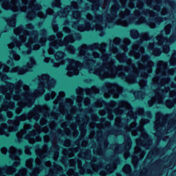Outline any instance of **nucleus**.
I'll use <instances>...</instances> for the list:
<instances>
[{"mask_svg":"<svg viewBox=\"0 0 176 176\" xmlns=\"http://www.w3.org/2000/svg\"><path fill=\"white\" fill-rule=\"evenodd\" d=\"M76 93L78 94V99L76 100V102H78L79 107H82V104H84L85 107H88L90 104V98H87L85 99H83V89L82 88H78L76 89Z\"/></svg>","mask_w":176,"mask_h":176,"instance_id":"18","label":"nucleus"},{"mask_svg":"<svg viewBox=\"0 0 176 176\" xmlns=\"http://www.w3.org/2000/svg\"><path fill=\"white\" fill-rule=\"evenodd\" d=\"M131 139L129 135H124V142L120 145L118 144L111 145L110 148L114 150L115 153H123L124 157L127 160L130 156V149L131 148Z\"/></svg>","mask_w":176,"mask_h":176,"instance_id":"14","label":"nucleus"},{"mask_svg":"<svg viewBox=\"0 0 176 176\" xmlns=\"http://www.w3.org/2000/svg\"><path fill=\"white\" fill-rule=\"evenodd\" d=\"M107 90L103 91V95L106 98L109 97H113V98H119V91H115V89L112 88V84L108 83L106 85Z\"/></svg>","mask_w":176,"mask_h":176,"instance_id":"17","label":"nucleus"},{"mask_svg":"<svg viewBox=\"0 0 176 176\" xmlns=\"http://www.w3.org/2000/svg\"><path fill=\"white\" fill-rule=\"evenodd\" d=\"M129 14H130V11L127 10L125 12H121L120 13V16L121 17V22L120 25H122V27H127L129 25V22L124 21V19H126V16H129Z\"/></svg>","mask_w":176,"mask_h":176,"instance_id":"19","label":"nucleus"},{"mask_svg":"<svg viewBox=\"0 0 176 176\" xmlns=\"http://www.w3.org/2000/svg\"><path fill=\"white\" fill-rule=\"evenodd\" d=\"M134 6V3H133V1H131L130 3H129V7L130 8V9H133Z\"/></svg>","mask_w":176,"mask_h":176,"instance_id":"41","label":"nucleus"},{"mask_svg":"<svg viewBox=\"0 0 176 176\" xmlns=\"http://www.w3.org/2000/svg\"><path fill=\"white\" fill-rule=\"evenodd\" d=\"M8 123H9V124H10V123H13V121L9 120H8Z\"/></svg>","mask_w":176,"mask_h":176,"instance_id":"56","label":"nucleus"},{"mask_svg":"<svg viewBox=\"0 0 176 176\" xmlns=\"http://www.w3.org/2000/svg\"><path fill=\"white\" fill-rule=\"evenodd\" d=\"M69 164L70 167H75V166H76V160H75L74 159L70 160L69 161Z\"/></svg>","mask_w":176,"mask_h":176,"instance_id":"32","label":"nucleus"},{"mask_svg":"<svg viewBox=\"0 0 176 176\" xmlns=\"http://www.w3.org/2000/svg\"><path fill=\"white\" fill-rule=\"evenodd\" d=\"M116 176H122V175H120V173H117Z\"/></svg>","mask_w":176,"mask_h":176,"instance_id":"57","label":"nucleus"},{"mask_svg":"<svg viewBox=\"0 0 176 176\" xmlns=\"http://www.w3.org/2000/svg\"><path fill=\"white\" fill-rule=\"evenodd\" d=\"M25 153H26V155H31V151H30V148L28 146H25Z\"/></svg>","mask_w":176,"mask_h":176,"instance_id":"36","label":"nucleus"},{"mask_svg":"<svg viewBox=\"0 0 176 176\" xmlns=\"http://www.w3.org/2000/svg\"><path fill=\"white\" fill-rule=\"evenodd\" d=\"M152 144L153 142L152 140V138L148 135V133H141V136L140 138L136 140V147L135 148V154L139 153L140 155V157H137L136 158H132V163H133V166L137 167L138 164V160H142L144 159V156H145V151L138 152L137 148L141 149V147L145 148L146 149H149L151 146H152Z\"/></svg>","mask_w":176,"mask_h":176,"instance_id":"12","label":"nucleus"},{"mask_svg":"<svg viewBox=\"0 0 176 176\" xmlns=\"http://www.w3.org/2000/svg\"><path fill=\"white\" fill-rule=\"evenodd\" d=\"M36 0H0V6L5 10L27 13L29 20L39 17V4Z\"/></svg>","mask_w":176,"mask_h":176,"instance_id":"5","label":"nucleus"},{"mask_svg":"<svg viewBox=\"0 0 176 176\" xmlns=\"http://www.w3.org/2000/svg\"><path fill=\"white\" fill-rule=\"evenodd\" d=\"M148 15L150 16V17H152V14H151V12L148 14Z\"/></svg>","mask_w":176,"mask_h":176,"instance_id":"58","label":"nucleus"},{"mask_svg":"<svg viewBox=\"0 0 176 176\" xmlns=\"http://www.w3.org/2000/svg\"><path fill=\"white\" fill-rule=\"evenodd\" d=\"M94 153L95 155H101V148H98V151H96V148H94Z\"/></svg>","mask_w":176,"mask_h":176,"instance_id":"35","label":"nucleus"},{"mask_svg":"<svg viewBox=\"0 0 176 176\" xmlns=\"http://www.w3.org/2000/svg\"><path fill=\"white\" fill-rule=\"evenodd\" d=\"M67 175L69 176H79L78 173L74 172V170H71L70 172H67Z\"/></svg>","mask_w":176,"mask_h":176,"instance_id":"34","label":"nucleus"},{"mask_svg":"<svg viewBox=\"0 0 176 176\" xmlns=\"http://www.w3.org/2000/svg\"><path fill=\"white\" fill-rule=\"evenodd\" d=\"M68 24H71V23H69V21H68V20H66V21H65V25H68Z\"/></svg>","mask_w":176,"mask_h":176,"instance_id":"48","label":"nucleus"},{"mask_svg":"<svg viewBox=\"0 0 176 176\" xmlns=\"http://www.w3.org/2000/svg\"><path fill=\"white\" fill-rule=\"evenodd\" d=\"M96 107H102V104H96Z\"/></svg>","mask_w":176,"mask_h":176,"instance_id":"52","label":"nucleus"},{"mask_svg":"<svg viewBox=\"0 0 176 176\" xmlns=\"http://www.w3.org/2000/svg\"><path fill=\"white\" fill-rule=\"evenodd\" d=\"M56 92L54 91H51L49 94H47L45 96V99L46 101H49L50 100H53L54 97H56Z\"/></svg>","mask_w":176,"mask_h":176,"instance_id":"22","label":"nucleus"},{"mask_svg":"<svg viewBox=\"0 0 176 176\" xmlns=\"http://www.w3.org/2000/svg\"><path fill=\"white\" fill-rule=\"evenodd\" d=\"M170 78H164L160 82V87L155 91V96L151 100H148V104L149 107H153L155 104H164L168 108H173L176 104V99L174 98L176 96L175 91H170ZM166 97H170L174 98L173 100H168L164 102Z\"/></svg>","mask_w":176,"mask_h":176,"instance_id":"7","label":"nucleus"},{"mask_svg":"<svg viewBox=\"0 0 176 176\" xmlns=\"http://www.w3.org/2000/svg\"><path fill=\"white\" fill-rule=\"evenodd\" d=\"M100 144H103L104 148L107 149L109 143L108 142V139H103Z\"/></svg>","mask_w":176,"mask_h":176,"instance_id":"31","label":"nucleus"},{"mask_svg":"<svg viewBox=\"0 0 176 176\" xmlns=\"http://www.w3.org/2000/svg\"><path fill=\"white\" fill-rule=\"evenodd\" d=\"M97 142H100V140H97Z\"/></svg>","mask_w":176,"mask_h":176,"instance_id":"62","label":"nucleus"},{"mask_svg":"<svg viewBox=\"0 0 176 176\" xmlns=\"http://www.w3.org/2000/svg\"><path fill=\"white\" fill-rule=\"evenodd\" d=\"M160 63L162 64V65H164V66H163V68H164V69H166V63H164V62H160Z\"/></svg>","mask_w":176,"mask_h":176,"instance_id":"46","label":"nucleus"},{"mask_svg":"<svg viewBox=\"0 0 176 176\" xmlns=\"http://www.w3.org/2000/svg\"><path fill=\"white\" fill-rule=\"evenodd\" d=\"M122 113H123V112L122 111V110H118V111H116V115H117V116L122 115Z\"/></svg>","mask_w":176,"mask_h":176,"instance_id":"43","label":"nucleus"},{"mask_svg":"<svg viewBox=\"0 0 176 176\" xmlns=\"http://www.w3.org/2000/svg\"><path fill=\"white\" fill-rule=\"evenodd\" d=\"M134 96L135 98H138L139 100H144V98L145 97V93L142 91L135 92Z\"/></svg>","mask_w":176,"mask_h":176,"instance_id":"25","label":"nucleus"},{"mask_svg":"<svg viewBox=\"0 0 176 176\" xmlns=\"http://www.w3.org/2000/svg\"><path fill=\"white\" fill-rule=\"evenodd\" d=\"M159 69H160V67H157V70H156V74H157L159 72Z\"/></svg>","mask_w":176,"mask_h":176,"instance_id":"50","label":"nucleus"},{"mask_svg":"<svg viewBox=\"0 0 176 176\" xmlns=\"http://www.w3.org/2000/svg\"><path fill=\"white\" fill-rule=\"evenodd\" d=\"M163 32L166 35H168L171 32V25H167L161 34L154 38L153 43H151L147 45V49L153 53L154 56H160L162 52L168 54L170 52V45L175 42V35H172L170 38L163 36Z\"/></svg>","mask_w":176,"mask_h":176,"instance_id":"8","label":"nucleus"},{"mask_svg":"<svg viewBox=\"0 0 176 176\" xmlns=\"http://www.w3.org/2000/svg\"><path fill=\"white\" fill-rule=\"evenodd\" d=\"M122 171L125 174H130V173H131V166L129 164L125 165L122 169Z\"/></svg>","mask_w":176,"mask_h":176,"instance_id":"27","label":"nucleus"},{"mask_svg":"<svg viewBox=\"0 0 176 176\" xmlns=\"http://www.w3.org/2000/svg\"><path fill=\"white\" fill-rule=\"evenodd\" d=\"M172 87H176V84H175V83H173V84H172Z\"/></svg>","mask_w":176,"mask_h":176,"instance_id":"51","label":"nucleus"},{"mask_svg":"<svg viewBox=\"0 0 176 176\" xmlns=\"http://www.w3.org/2000/svg\"><path fill=\"white\" fill-rule=\"evenodd\" d=\"M120 163V160L117 158L114 161H111L110 164L107 165L102 162H86L85 164L82 167V162H78V168L79 169L80 174H100L101 176H105L107 174H111L116 170V166Z\"/></svg>","mask_w":176,"mask_h":176,"instance_id":"6","label":"nucleus"},{"mask_svg":"<svg viewBox=\"0 0 176 176\" xmlns=\"http://www.w3.org/2000/svg\"><path fill=\"white\" fill-rule=\"evenodd\" d=\"M157 12H160V7H157V8H154Z\"/></svg>","mask_w":176,"mask_h":176,"instance_id":"49","label":"nucleus"},{"mask_svg":"<svg viewBox=\"0 0 176 176\" xmlns=\"http://www.w3.org/2000/svg\"><path fill=\"white\" fill-rule=\"evenodd\" d=\"M81 157L86 160H91V151H90V150H87L86 153L83 154Z\"/></svg>","mask_w":176,"mask_h":176,"instance_id":"23","label":"nucleus"},{"mask_svg":"<svg viewBox=\"0 0 176 176\" xmlns=\"http://www.w3.org/2000/svg\"><path fill=\"white\" fill-rule=\"evenodd\" d=\"M61 0H54V2L52 3V6L54 8H58V9H61Z\"/></svg>","mask_w":176,"mask_h":176,"instance_id":"28","label":"nucleus"},{"mask_svg":"<svg viewBox=\"0 0 176 176\" xmlns=\"http://www.w3.org/2000/svg\"><path fill=\"white\" fill-rule=\"evenodd\" d=\"M137 115L139 116H144V109H140L137 113H134L133 111L129 110L126 114L127 120L131 119L133 120V122L129 126H125L126 131H137V130H142L144 129V124L149 123L148 119L142 118L140 122V125L137 124L135 120H137Z\"/></svg>","mask_w":176,"mask_h":176,"instance_id":"13","label":"nucleus"},{"mask_svg":"<svg viewBox=\"0 0 176 176\" xmlns=\"http://www.w3.org/2000/svg\"><path fill=\"white\" fill-rule=\"evenodd\" d=\"M50 171H52V168H50Z\"/></svg>","mask_w":176,"mask_h":176,"instance_id":"61","label":"nucleus"},{"mask_svg":"<svg viewBox=\"0 0 176 176\" xmlns=\"http://www.w3.org/2000/svg\"><path fill=\"white\" fill-rule=\"evenodd\" d=\"M3 126H5V127H4V128H6V124H1V127H3Z\"/></svg>","mask_w":176,"mask_h":176,"instance_id":"54","label":"nucleus"},{"mask_svg":"<svg viewBox=\"0 0 176 176\" xmlns=\"http://www.w3.org/2000/svg\"><path fill=\"white\" fill-rule=\"evenodd\" d=\"M16 137L18 142H23V140H27L30 144H34V142L42 141V137L39 136V133H16Z\"/></svg>","mask_w":176,"mask_h":176,"instance_id":"15","label":"nucleus"},{"mask_svg":"<svg viewBox=\"0 0 176 176\" xmlns=\"http://www.w3.org/2000/svg\"><path fill=\"white\" fill-rule=\"evenodd\" d=\"M162 133H155V135H162Z\"/></svg>","mask_w":176,"mask_h":176,"instance_id":"53","label":"nucleus"},{"mask_svg":"<svg viewBox=\"0 0 176 176\" xmlns=\"http://www.w3.org/2000/svg\"><path fill=\"white\" fill-rule=\"evenodd\" d=\"M110 119H112V117H110Z\"/></svg>","mask_w":176,"mask_h":176,"instance_id":"64","label":"nucleus"},{"mask_svg":"<svg viewBox=\"0 0 176 176\" xmlns=\"http://www.w3.org/2000/svg\"><path fill=\"white\" fill-rule=\"evenodd\" d=\"M79 9V6L78 2L72 1L71 6H67L64 9L56 13V16L59 17H67V16H72L76 22H74L72 25L75 30H78L80 32L83 31H91L96 30L99 31L100 36H104V28L107 27V23H113V20L116 19V14H118V11L120 9V5L118 3H115L112 6L111 9V13L112 14V18L107 17L104 18L102 15H97L93 17L90 14H85V19L82 18V12L78 11ZM87 20L91 21L88 22Z\"/></svg>","mask_w":176,"mask_h":176,"instance_id":"2","label":"nucleus"},{"mask_svg":"<svg viewBox=\"0 0 176 176\" xmlns=\"http://www.w3.org/2000/svg\"><path fill=\"white\" fill-rule=\"evenodd\" d=\"M146 115H147V118H152V113H151V111H148Z\"/></svg>","mask_w":176,"mask_h":176,"instance_id":"44","label":"nucleus"},{"mask_svg":"<svg viewBox=\"0 0 176 176\" xmlns=\"http://www.w3.org/2000/svg\"><path fill=\"white\" fill-rule=\"evenodd\" d=\"M122 6H126V3H121Z\"/></svg>","mask_w":176,"mask_h":176,"instance_id":"55","label":"nucleus"},{"mask_svg":"<svg viewBox=\"0 0 176 176\" xmlns=\"http://www.w3.org/2000/svg\"><path fill=\"white\" fill-rule=\"evenodd\" d=\"M173 57H174V54L173 55ZM173 57L171 58V60H170V64L171 65H175V64H176V60Z\"/></svg>","mask_w":176,"mask_h":176,"instance_id":"38","label":"nucleus"},{"mask_svg":"<svg viewBox=\"0 0 176 176\" xmlns=\"http://www.w3.org/2000/svg\"><path fill=\"white\" fill-rule=\"evenodd\" d=\"M155 122H154L155 129L157 132L163 130H166L167 132L173 131L176 129V120L170 119V115H163L161 112L156 113Z\"/></svg>","mask_w":176,"mask_h":176,"instance_id":"11","label":"nucleus"},{"mask_svg":"<svg viewBox=\"0 0 176 176\" xmlns=\"http://www.w3.org/2000/svg\"><path fill=\"white\" fill-rule=\"evenodd\" d=\"M14 34L19 38H14L12 42L8 44L10 51V57L16 61L20 60V55L16 53V50H21L22 47L26 50H22L23 54H31L32 50H38L41 46H45L47 42L46 38V30L43 29L41 33L34 30V25L29 23L25 28L21 25L14 30Z\"/></svg>","mask_w":176,"mask_h":176,"instance_id":"3","label":"nucleus"},{"mask_svg":"<svg viewBox=\"0 0 176 176\" xmlns=\"http://www.w3.org/2000/svg\"><path fill=\"white\" fill-rule=\"evenodd\" d=\"M7 116L8 118H12V116H13V113L11 111H7Z\"/></svg>","mask_w":176,"mask_h":176,"instance_id":"42","label":"nucleus"},{"mask_svg":"<svg viewBox=\"0 0 176 176\" xmlns=\"http://www.w3.org/2000/svg\"><path fill=\"white\" fill-rule=\"evenodd\" d=\"M131 36L133 39H137V38L140 36V33H138V31L136 30H131Z\"/></svg>","mask_w":176,"mask_h":176,"instance_id":"26","label":"nucleus"},{"mask_svg":"<svg viewBox=\"0 0 176 176\" xmlns=\"http://www.w3.org/2000/svg\"><path fill=\"white\" fill-rule=\"evenodd\" d=\"M66 104L69 106L70 109H72V105H74V100L72 99H67Z\"/></svg>","mask_w":176,"mask_h":176,"instance_id":"30","label":"nucleus"},{"mask_svg":"<svg viewBox=\"0 0 176 176\" xmlns=\"http://www.w3.org/2000/svg\"><path fill=\"white\" fill-rule=\"evenodd\" d=\"M120 122H122V120H120V118H119V120H118V118L116 119V125L120 127Z\"/></svg>","mask_w":176,"mask_h":176,"instance_id":"40","label":"nucleus"},{"mask_svg":"<svg viewBox=\"0 0 176 176\" xmlns=\"http://www.w3.org/2000/svg\"><path fill=\"white\" fill-rule=\"evenodd\" d=\"M174 69H170V71H169V74L170 75H174Z\"/></svg>","mask_w":176,"mask_h":176,"instance_id":"45","label":"nucleus"},{"mask_svg":"<svg viewBox=\"0 0 176 176\" xmlns=\"http://www.w3.org/2000/svg\"><path fill=\"white\" fill-rule=\"evenodd\" d=\"M78 2H82V0H77Z\"/></svg>","mask_w":176,"mask_h":176,"instance_id":"60","label":"nucleus"},{"mask_svg":"<svg viewBox=\"0 0 176 176\" xmlns=\"http://www.w3.org/2000/svg\"><path fill=\"white\" fill-rule=\"evenodd\" d=\"M6 21L10 27H16V15H12V17L7 19Z\"/></svg>","mask_w":176,"mask_h":176,"instance_id":"21","label":"nucleus"},{"mask_svg":"<svg viewBox=\"0 0 176 176\" xmlns=\"http://www.w3.org/2000/svg\"><path fill=\"white\" fill-rule=\"evenodd\" d=\"M135 17L136 19L133 21L135 24H144V23H145L146 24H148L151 28H155L156 27V24H160V23L163 22V19L162 18H158L157 19H155L154 22L148 23H146L145 17L141 16V13L138 10L135 12Z\"/></svg>","mask_w":176,"mask_h":176,"instance_id":"16","label":"nucleus"},{"mask_svg":"<svg viewBox=\"0 0 176 176\" xmlns=\"http://www.w3.org/2000/svg\"><path fill=\"white\" fill-rule=\"evenodd\" d=\"M52 28L54 32L56 34L57 38L54 35H52L49 37L48 41L50 42V48L47 50V52L50 54H54V52L56 50H57V49L64 47V49H66L69 54H75V52L76 50L75 47L71 45H68V44L74 43L75 41H79L81 38L80 34L72 32L71 29H69L68 27H64V32L69 34V35L65 37L64 41H62L61 38H63V32H58V25L56 23H53Z\"/></svg>","mask_w":176,"mask_h":176,"instance_id":"4","label":"nucleus"},{"mask_svg":"<svg viewBox=\"0 0 176 176\" xmlns=\"http://www.w3.org/2000/svg\"><path fill=\"white\" fill-rule=\"evenodd\" d=\"M46 14H50L51 16H53V15H54V11H53V10L51 8H48L46 10Z\"/></svg>","mask_w":176,"mask_h":176,"instance_id":"33","label":"nucleus"},{"mask_svg":"<svg viewBox=\"0 0 176 176\" xmlns=\"http://www.w3.org/2000/svg\"><path fill=\"white\" fill-rule=\"evenodd\" d=\"M85 93L89 97L93 98L96 94H100V89L96 87H93L92 88L87 89Z\"/></svg>","mask_w":176,"mask_h":176,"instance_id":"20","label":"nucleus"},{"mask_svg":"<svg viewBox=\"0 0 176 176\" xmlns=\"http://www.w3.org/2000/svg\"><path fill=\"white\" fill-rule=\"evenodd\" d=\"M43 140H44V141L45 142H49V141H50V140H46V136H44L43 137Z\"/></svg>","mask_w":176,"mask_h":176,"instance_id":"47","label":"nucleus"},{"mask_svg":"<svg viewBox=\"0 0 176 176\" xmlns=\"http://www.w3.org/2000/svg\"><path fill=\"white\" fill-rule=\"evenodd\" d=\"M7 64L8 65H11V67H13V65H14V63H13V59L8 60Z\"/></svg>","mask_w":176,"mask_h":176,"instance_id":"39","label":"nucleus"},{"mask_svg":"<svg viewBox=\"0 0 176 176\" xmlns=\"http://www.w3.org/2000/svg\"><path fill=\"white\" fill-rule=\"evenodd\" d=\"M1 153H3V155H6V153H8V148H6V147H3L1 149Z\"/></svg>","mask_w":176,"mask_h":176,"instance_id":"37","label":"nucleus"},{"mask_svg":"<svg viewBox=\"0 0 176 176\" xmlns=\"http://www.w3.org/2000/svg\"><path fill=\"white\" fill-rule=\"evenodd\" d=\"M41 113L43 115V118L40 120V124L45 126L47 123V116H49V109L46 106H36L32 111L18 117V120L19 122H24V120L32 122L33 119L35 122H38L41 118Z\"/></svg>","mask_w":176,"mask_h":176,"instance_id":"10","label":"nucleus"},{"mask_svg":"<svg viewBox=\"0 0 176 176\" xmlns=\"http://www.w3.org/2000/svg\"><path fill=\"white\" fill-rule=\"evenodd\" d=\"M58 156H59V153H58V150H56L54 153L53 155H52V157H53L54 160L55 162H57V160L58 159Z\"/></svg>","mask_w":176,"mask_h":176,"instance_id":"29","label":"nucleus"},{"mask_svg":"<svg viewBox=\"0 0 176 176\" xmlns=\"http://www.w3.org/2000/svg\"><path fill=\"white\" fill-rule=\"evenodd\" d=\"M4 135L8 136V135H9V133H4Z\"/></svg>","mask_w":176,"mask_h":176,"instance_id":"59","label":"nucleus"},{"mask_svg":"<svg viewBox=\"0 0 176 176\" xmlns=\"http://www.w3.org/2000/svg\"><path fill=\"white\" fill-rule=\"evenodd\" d=\"M153 82H155V78L153 79Z\"/></svg>","mask_w":176,"mask_h":176,"instance_id":"63","label":"nucleus"},{"mask_svg":"<svg viewBox=\"0 0 176 176\" xmlns=\"http://www.w3.org/2000/svg\"><path fill=\"white\" fill-rule=\"evenodd\" d=\"M107 45L105 43L102 44L94 43L91 45H82L78 47V57L84 60L82 63L74 59L66 58L65 53L58 51L55 54L54 63L50 57H45L46 52L43 50L45 63H51L54 67H58L60 65H67L66 69L69 76L78 75L80 69L85 68L89 70V74L97 75L100 79L114 78L117 76L126 80V68L122 66L118 67L115 65V58L119 63L126 64V38L122 40L116 38L110 42V54H106L105 50ZM113 55V58H112Z\"/></svg>","mask_w":176,"mask_h":176,"instance_id":"1","label":"nucleus"},{"mask_svg":"<svg viewBox=\"0 0 176 176\" xmlns=\"http://www.w3.org/2000/svg\"><path fill=\"white\" fill-rule=\"evenodd\" d=\"M65 96V94L64 92H59V95L57 97L58 100H54V104H60V102L63 98Z\"/></svg>","mask_w":176,"mask_h":176,"instance_id":"24","label":"nucleus"},{"mask_svg":"<svg viewBox=\"0 0 176 176\" xmlns=\"http://www.w3.org/2000/svg\"><path fill=\"white\" fill-rule=\"evenodd\" d=\"M70 115L66 116L67 122L65 124H61L63 129H68L70 127L72 130L75 131L76 129H80V130H85L87 127L93 128L94 127V122L97 120L96 118H94V116H91L92 122L90 123L89 118L87 116H84L83 118H79V116H77L75 118L72 116L74 115V111H70Z\"/></svg>","mask_w":176,"mask_h":176,"instance_id":"9","label":"nucleus"}]
</instances>
